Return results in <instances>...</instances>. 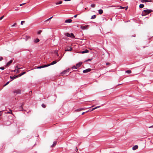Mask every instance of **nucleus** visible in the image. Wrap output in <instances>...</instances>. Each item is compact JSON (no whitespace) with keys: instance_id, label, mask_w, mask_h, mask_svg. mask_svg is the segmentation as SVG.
I'll use <instances>...</instances> for the list:
<instances>
[{"instance_id":"f257e3e1","label":"nucleus","mask_w":153,"mask_h":153,"mask_svg":"<svg viewBox=\"0 0 153 153\" xmlns=\"http://www.w3.org/2000/svg\"><path fill=\"white\" fill-rule=\"evenodd\" d=\"M153 10L151 9H146L143 10L142 11L141 13V15L142 16H145L152 12H153Z\"/></svg>"},{"instance_id":"f03ea898","label":"nucleus","mask_w":153,"mask_h":153,"mask_svg":"<svg viewBox=\"0 0 153 153\" xmlns=\"http://www.w3.org/2000/svg\"><path fill=\"white\" fill-rule=\"evenodd\" d=\"M22 68L19 66V65H17L16 67V68L13 71L14 72H16V71H17V73H19V69H22Z\"/></svg>"},{"instance_id":"7ed1b4c3","label":"nucleus","mask_w":153,"mask_h":153,"mask_svg":"<svg viewBox=\"0 0 153 153\" xmlns=\"http://www.w3.org/2000/svg\"><path fill=\"white\" fill-rule=\"evenodd\" d=\"M21 90L18 89L14 90L13 91V93L14 94L16 93V94H19L21 93Z\"/></svg>"},{"instance_id":"20e7f679","label":"nucleus","mask_w":153,"mask_h":153,"mask_svg":"<svg viewBox=\"0 0 153 153\" xmlns=\"http://www.w3.org/2000/svg\"><path fill=\"white\" fill-rule=\"evenodd\" d=\"M49 65H49V64L44 65H42L41 66L38 67H37V68H39V69H40V68H45V67H48V66H49Z\"/></svg>"},{"instance_id":"39448f33","label":"nucleus","mask_w":153,"mask_h":153,"mask_svg":"<svg viewBox=\"0 0 153 153\" xmlns=\"http://www.w3.org/2000/svg\"><path fill=\"white\" fill-rule=\"evenodd\" d=\"M70 70V69L68 68V69H67L66 70H64L63 71H62L61 73V74H65L66 72H68Z\"/></svg>"},{"instance_id":"423d86ee","label":"nucleus","mask_w":153,"mask_h":153,"mask_svg":"<svg viewBox=\"0 0 153 153\" xmlns=\"http://www.w3.org/2000/svg\"><path fill=\"white\" fill-rule=\"evenodd\" d=\"M152 0H141V1L142 3H144L146 2H152Z\"/></svg>"},{"instance_id":"0eeeda50","label":"nucleus","mask_w":153,"mask_h":153,"mask_svg":"<svg viewBox=\"0 0 153 153\" xmlns=\"http://www.w3.org/2000/svg\"><path fill=\"white\" fill-rule=\"evenodd\" d=\"M91 69L90 68H88L86 70H84L83 71V73H86L90 71Z\"/></svg>"},{"instance_id":"6e6552de","label":"nucleus","mask_w":153,"mask_h":153,"mask_svg":"<svg viewBox=\"0 0 153 153\" xmlns=\"http://www.w3.org/2000/svg\"><path fill=\"white\" fill-rule=\"evenodd\" d=\"M72 49L71 47L68 46L67 48V49L65 50V51H71Z\"/></svg>"},{"instance_id":"1a4fd4ad","label":"nucleus","mask_w":153,"mask_h":153,"mask_svg":"<svg viewBox=\"0 0 153 153\" xmlns=\"http://www.w3.org/2000/svg\"><path fill=\"white\" fill-rule=\"evenodd\" d=\"M82 62H79L78 63H77L76 64V66L77 68L79 67H80L81 65H82Z\"/></svg>"},{"instance_id":"9d476101","label":"nucleus","mask_w":153,"mask_h":153,"mask_svg":"<svg viewBox=\"0 0 153 153\" xmlns=\"http://www.w3.org/2000/svg\"><path fill=\"white\" fill-rule=\"evenodd\" d=\"M13 62V60H11L9 62H8L6 64V66L8 67L9 66L10 64Z\"/></svg>"},{"instance_id":"9b49d317","label":"nucleus","mask_w":153,"mask_h":153,"mask_svg":"<svg viewBox=\"0 0 153 153\" xmlns=\"http://www.w3.org/2000/svg\"><path fill=\"white\" fill-rule=\"evenodd\" d=\"M88 27V25H85L84 26L81 25L80 26V28L83 30H85Z\"/></svg>"},{"instance_id":"f8f14e48","label":"nucleus","mask_w":153,"mask_h":153,"mask_svg":"<svg viewBox=\"0 0 153 153\" xmlns=\"http://www.w3.org/2000/svg\"><path fill=\"white\" fill-rule=\"evenodd\" d=\"M18 77V75H17V76L15 75V76H10V78L11 79H12V80H11V81H12V80H13L14 79H16V78H17Z\"/></svg>"},{"instance_id":"ddd939ff","label":"nucleus","mask_w":153,"mask_h":153,"mask_svg":"<svg viewBox=\"0 0 153 153\" xmlns=\"http://www.w3.org/2000/svg\"><path fill=\"white\" fill-rule=\"evenodd\" d=\"M84 109H85V108H79V109H76V110L75 111V112H78V111H82V110H84Z\"/></svg>"},{"instance_id":"4468645a","label":"nucleus","mask_w":153,"mask_h":153,"mask_svg":"<svg viewBox=\"0 0 153 153\" xmlns=\"http://www.w3.org/2000/svg\"><path fill=\"white\" fill-rule=\"evenodd\" d=\"M72 22V20L71 19H68L66 20L65 22V23H71Z\"/></svg>"},{"instance_id":"2eb2a0df","label":"nucleus","mask_w":153,"mask_h":153,"mask_svg":"<svg viewBox=\"0 0 153 153\" xmlns=\"http://www.w3.org/2000/svg\"><path fill=\"white\" fill-rule=\"evenodd\" d=\"M138 146L137 145H135L132 148V149L134 150H135L138 148Z\"/></svg>"},{"instance_id":"dca6fc26","label":"nucleus","mask_w":153,"mask_h":153,"mask_svg":"<svg viewBox=\"0 0 153 153\" xmlns=\"http://www.w3.org/2000/svg\"><path fill=\"white\" fill-rule=\"evenodd\" d=\"M88 52H89V51H88V50H87V49H86V50H85V51H82L81 52V53H88Z\"/></svg>"},{"instance_id":"f3484780","label":"nucleus","mask_w":153,"mask_h":153,"mask_svg":"<svg viewBox=\"0 0 153 153\" xmlns=\"http://www.w3.org/2000/svg\"><path fill=\"white\" fill-rule=\"evenodd\" d=\"M99 13L100 14H102L103 13V11L102 9H100L98 10Z\"/></svg>"},{"instance_id":"a211bd4d","label":"nucleus","mask_w":153,"mask_h":153,"mask_svg":"<svg viewBox=\"0 0 153 153\" xmlns=\"http://www.w3.org/2000/svg\"><path fill=\"white\" fill-rule=\"evenodd\" d=\"M57 62V61H53L50 64H49L50 65L49 66H50L51 65H53L56 63Z\"/></svg>"},{"instance_id":"6ab92c4d","label":"nucleus","mask_w":153,"mask_h":153,"mask_svg":"<svg viewBox=\"0 0 153 153\" xmlns=\"http://www.w3.org/2000/svg\"><path fill=\"white\" fill-rule=\"evenodd\" d=\"M26 73V72H23L22 73H21L18 76H21L22 75Z\"/></svg>"},{"instance_id":"aec40b11","label":"nucleus","mask_w":153,"mask_h":153,"mask_svg":"<svg viewBox=\"0 0 153 153\" xmlns=\"http://www.w3.org/2000/svg\"><path fill=\"white\" fill-rule=\"evenodd\" d=\"M56 143L57 142L56 141L54 142L52 145L51 146V147H52L56 146Z\"/></svg>"},{"instance_id":"412c9836","label":"nucleus","mask_w":153,"mask_h":153,"mask_svg":"<svg viewBox=\"0 0 153 153\" xmlns=\"http://www.w3.org/2000/svg\"><path fill=\"white\" fill-rule=\"evenodd\" d=\"M39 41V39L38 38L34 40V42L35 43H37Z\"/></svg>"},{"instance_id":"4be33fe9","label":"nucleus","mask_w":153,"mask_h":153,"mask_svg":"<svg viewBox=\"0 0 153 153\" xmlns=\"http://www.w3.org/2000/svg\"><path fill=\"white\" fill-rule=\"evenodd\" d=\"M96 16L95 15H94L91 16V19H95L96 18Z\"/></svg>"},{"instance_id":"5701e85b","label":"nucleus","mask_w":153,"mask_h":153,"mask_svg":"<svg viewBox=\"0 0 153 153\" xmlns=\"http://www.w3.org/2000/svg\"><path fill=\"white\" fill-rule=\"evenodd\" d=\"M144 6L143 4H141L140 5L139 7L140 8H143L144 7Z\"/></svg>"},{"instance_id":"b1692460","label":"nucleus","mask_w":153,"mask_h":153,"mask_svg":"<svg viewBox=\"0 0 153 153\" xmlns=\"http://www.w3.org/2000/svg\"><path fill=\"white\" fill-rule=\"evenodd\" d=\"M7 113H9V114H12V110H10V109L9 111H7Z\"/></svg>"},{"instance_id":"393cba45","label":"nucleus","mask_w":153,"mask_h":153,"mask_svg":"<svg viewBox=\"0 0 153 153\" xmlns=\"http://www.w3.org/2000/svg\"><path fill=\"white\" fill-rule=\"evenodd\" d=\"M62 3V1H59V2H57L56 3V5H58V4H61Z\"/></svg>"},{"instance_id":"a878e982","label":"nucleus","mask_w":153,"mask_h":153,"mask_svg":"<svg viewBox=\"0 0 153 153\" xmlns=\"http://www.w3.org/2000/svg\"><path fill=\"white\" fill-rule=\"evenodd\" d=\"M126 73L128 74H130L131 73V71L130 70H127L126 71Z\"/></svg>"},{"instance_id":"bb28decb","label":"nucleus","mask_w":153,"mask_h":153,"mask_svg":"<svg viewBox=\"0 0 153 153\" xmlns=\"http://www.w3.org/2000/svg\"><path fill=\"white\" fill-rule=\"evenodd\" d=\"M65 35L68 37H71L70 34L68 33H66Z\"/></svg>"},{"instance_id":"cd10ccee","label":"nucleus","mask_w":153,"mask_h":153,"mask_svg":"<svg viewBox=\"0 0 153 153\" xmlns=\"http://www.w3.org/2000/svg\"><path fill=\"white\" fill-rule=\"evenodd\" d=\"M70 35H71V36H72L73 38H74L75 37L74 35L72 33H71Z\"/></svg>"},{"instance_id":"c85d7f7f","label":"nucleus","mask_w":153,"mask_h":153,"mask_svg":"<svg viewBox=\"0 0 153 153\" xmlns=\"http://www.w3.org/2000/svg\"><path fill=\"white\" fill-rule=\"evenodd\" d=\"M71 68L72 69H77V68L76 67V66H75V65L71 67Z\"/></svg>"},{"instance_id":"c756f323","label":"nucleus","mask_w":153,"mask_h":153,"mask_svg":"<svg viewBox=\"0 0 153 153\" xmlns=\"http://www.w3.org/2000/svg\"><path fill=\"white\" fill-rule=\"evenodd\" d=\"M10 82V81H8V82H7L6 84H4V85L3 86L5 87Z\"/></svg>"},{"instance_id":"7c9ffc66","label":"nucleus","mask_w":153,"mask_h":153,"mask_svg":"<svg viewBox=\"0 0 153 153\" xmlns=\"http://www.w3.org/2000/svg\"><path fill=\"white\" fill-rule=\"evenodd\" d=\"M91 6L92 7H94L95 6V4H92Z\"/></svg>"},{"instance_id":"2f4dec72","label":"nucleus","mask_w":153,"mask_h":153,"mask_svg":"<svg viewBox=\"0 0 153 153\" xmlns=\"http://www.w3.org/2000/svg\"><path fill=\"white\" fill-rule=\"evenodd\" d=\"M42 106L43 108H45L46 107V105L44 104H42Z\"/></svg>"},{"instance_id":"473e14b6","label":"nucleus","mask_w":153,"mask_h":153,"mask_svg":"<svg viewBox=\"0 0 153 153\" xmlns=\"http://www.w3.org/2000/svg\"><path fill=\"white\" fill-rule=\"evenodd\" d=\"M92 59H88L86 61V62H88V61H91V60H92Z\"/></svg>"},{"instance_id":"72a5a7b5","label":"nucleus","mask_w":153,"mask_h":153,"mask_svg":"<svg viewBox=\"0 0 153 153\" xmlns=\"http://www.w3.org/2000/svg\"><path fill=\"white\" fill-rule=\"evenodd\" d=\"M125 8V7H123L121 6H120V7L119 8L120 9H124Z\"/></svg>"},{"instance_id":"f704fd0d","label":"nucleus","mask_w":153,"mask_h":153,"mask_svg":"<svg viewBox=\"0 0 153 153\" xmlns=\"http://www.w3.org/2000/svg\"><path fill=\"white\" fill-rule=\"evenodd\" d=\"M25 22V21H22L21 22V24L22 25H23V23Z\"/></svg>"},{"instance_id":"c9c22d12","label":"nucleus","mask_w":153,"mask_h":153,"mask_svg":"<svg viewBox=\"0 0 153 153\" xmlns=\"http://www.w3.org/2000/svg\"><path fill=\"white\" fill-rule=\"evenodd\" d=\"M42 32V31L41 30H40L38 32V34H39L41 33Z\"/></svg>"},{"instance_id":"e433bc0d","label":"nucleus","mask_w":153,"mask_h":153,"mask_svg":"<svg viewBox=\"0 0 153 153\" xmlns=\"http://www.w3.org/2000/svg\"><path fill=\"white\" fill-rule=\"evenodd\" d=\"M53 16L51 17H50L49 18L47 19L46 21H49V20L53 18Z\"/></svg>"},{"instance_id":"4c0bfd02","label":"nucleus","mask_w":153,"mask_h":153,"mask_svg":"<svg viewBox=\"0 0 153 153\" xmlns=\"http://www.w3.org/2000/svg\"><path fill=\"white\" fill-rule=\"evenodd\" d=\"M55 53L56 55L57 56H59V54H58V53H57V51H56V52H55Z\"/></svg>"},{"instance_id":"58836bf2","label":"nucleus","mask_w":153,"mask_h":153,"mask_svg":"<svg viewBox=\"0 0 153 153\" xmlns=\"http://www.w3.org/2000/svg\"><path fill=\"white\" fill-rule=\"evenodd\" d=\"M3 59V57L1 56L0 57V61H1Z\"/></svg>"},{"instance_id":"ea45409f","label":"nucleus","mask_w":153,"mask_h":153,"mask_svg":"<svg viewBox=\"0 0 153 153\" xmlns=\"http://www.w3.org/2000/svg\"><path fill=\"white\" fill-rule=\"evenodd\" d=\"M0 69L1 70H4V67H0Z\"/></svg>"},{"instance_id":"a19ab883","label":"nucleus","mask_w":153,"mask_h":153,"mask_svg":"<svg viewBox=\"0 0 153 153\" xmlns=\"http://www.w3.org/2000/svg\"><path fill=\"white\" fill-rule=\"evenodd\" d=\"M100 107V106H97V107H95L94 108V109H97V108H99Z\"/></svg>"},{"instance_id":"79ce46f5","label":"nucleus","mask_w":153,"mask_h":153,"mask_svg":"<svg viewBox=\"0 0 153 153\" xmlns=\"http://www.w3.org/2000/svg\"><path fill=\"white\" fill-rule=\"evenodd\" d=\"M86 111V112H83V113H82V115H83V114H84L85 113H86V112H88V111Z\"/></svg>"},{"instance_id":"37998d69","label":"nucleus","mask_w":153,"mask_h":153,"mask_svg":"<svg viewBox=\"0 0 153 153\" xmlns=\"http://www.w3.org/2000/svg\"><path fill=\"white\" fill-rule=\"evenodd\" d=\"M26 4L25 3H23V4H20L19 5H20V6H22L23 5H24V4Z\"/></svg>"},{"instance_id":"c03bdc74","label":"nucleus","mask_w":153,"mask_h":153,"mask_svg":"<svg viewBox=\"0 0 153 153\" xmlns=\"http://www.w3.org/2000/svg\"><path fill=\"white\" fill-rule=\"evenodd\" d=\"M4 16H2V17L0 18V20H1L4 17Z\"/></svg>"},{"instance_id":"a18cd8bd","label":"nucleus","mask_w":153,"mask_h":153,"mask_svg":"<svg viewBox=\"0 0 153 153\" xmlns=\"http://www.w3.org/2000/svg\"><path fill=\"white\" fill-rule=\"evenodd\" d=\"M125 8H126V9H125V10H127V9H128V7H125Z\"/></svg>"},{"instance_id":"49530a36","label":"nucleus","mask_w":153,"mask_h":153,"mask_svg":"<svg viewBox=\"0 0 153 153\" xmlns=\"http://www.w3.org/2000/svg\"><path fill=\"white\" fill-rule=\"evenodd\" d=\"M16 24V23H15L12 26V27H14V26Z\"/></svg>"},{"instance_id":"de8ad7c7","label":"nucleus","mask_w":153,"mask_h":153,"mask_svg":"<svg viewBox=\"0 0 153 153\" xmlns=\"http://www.w3.org/2000/svg\"><path fill=\"white\" fill-rule=\"evenodd\" d=\"M95 110V109H94V108H92V109L91 110V111H93V110Z\"/></svg>"},{"instance_id":"09e8293b","label":"nucleus","mask_w":153,"mask_h":153,"mask_svg":"<svg viewBox=\"0 0 153 153\" xmlns=\"http://www.w3.org/2000/svg\"><path fill=\"white\" fill-rule=\"evenodd\" d=\"M77 16V14L75 15L74 16V17L75 18H76Z\"/></svg>"},{"instance_id":"8fccbe9b","label":"nucleus","mask_w":153,"mask_h":153,"mask_svg":"<svg viewBox=\"0 0 153 153\" xmlns=\"http://www.w3.org/2000/svg\"><path fill=\"white\" fill-rule=\"evenodd\" d=\"M65 1H71V0H64Z\"/></svg>"},{"instance_id":"3c124183","label":"nucleus","mask_w":153,"mask_h":153,"mask_svg":"<svg viewBox=\"0 0 153 153\" xmlns=\"http://www.w3.org/2000/svg\"><path fill=\"white\" fill-rule=\"evenodd\" d=\"M106 64L107 65H109L110 63L109 62H107V63H106Z\"/></svg>"},{"instance_id":"603ef678","label":"nucleus","mask_w":153,"mask_h":153,"mask_svg":"<svg viewBox=\"0 0 153 153\" xmlns=\"http://www.w3.org/2000/svg\"><path fill=\"white\" fill-rule=\"evenodd\" d=\"M135 36H135V35L134 34V35H132V37H135Z\"/></svg>"},{"instance_id":"864d4df0","label":"nucleus","mask_w":153,"mask_h":153,"mask_svg":"<svg viewBox=\"0 0 153 153\" xmlns=\"http://www.w3.org/2000/svg\"><path fill=\"white\" fill-rule=\"evenodd\" d=\"M153 128V125L149 127V128Z\"/></svg>"},{"instance_id":"5fc2aeb1","label":"nucleus","mask_w":153,"mask_h":153,"mask_svg":"<svg viewBox=\"0 0 153 153\" xmlns=\"http://www.w3.org/2000/svg\"><path fill=\"white\" fill-rule=\"evenodd\" d=\"M62 58V57H61L60 58H59V60L57 61V62L59 61Z\"/></svg>"},{"instance_id":"6e6d98bb","label":"nucleus","mask_w":153,"mask_h":153,"mask_svg":"<svg viewBox=\"0 0 153 153\" xmlns=\"http://www.w3.org/2000/svg\"><path fill=\"white\" fill-rule=\"evenodd\" d=\"M30 92H31H31H32V91H30Z\"/></svg>"},{"instance_id":"4d7b16f0","label":"nucleus","mask_w":153,"mask_h":153,"mask_svg":"<svg viewBox=\"0 0 153 153\" xmlns=\"http://www.w3.org/2000/svg\"><path fill=\"white\" fill-rule=\"evenodd\" d=\"M16 10V9L15 10Z\"/></svg>"}]
</instances>
